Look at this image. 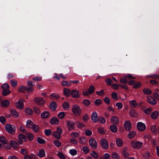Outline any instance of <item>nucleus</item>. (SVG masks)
<instances>
[{
    "instance_id": "nucleus-1",
    "label": "nucleus",
    "mask_w": 159,
    "mask_h": 159,
    "mask_svg": "<svg viewBox=\"0 0 159 159\" xmlns=\"http://www.w3.org/2000/svg\"><path fill=\"white\" fill-rule=\"evenodd\" d=\"M72 111L75 115L76 116H79L81 113L82 110L78 105L75 104L72 106Z\"/></svg>"
},
{
    "instance_id": "nucleus-2",
    "label": "nucleus",
    "mask_w": 159,
    "mask_h": 159,
    "mask_svg": "<svg viewBox=\"0 0 159 159\" xmlns=\"http://www.w3.org/2000/svg\"><path fill=\"white\" fill-rule=\"evenodd\" d=\"M62 133V129L60 127H58L57 128L56 131L52 132V135L56 139H60L61 135Z\"/></svg>"
},
{
    "instance_id": "nucleus-3",
    "label": "nucleus",
    "mask_w": 159,
    "mask_h": 159,
    "mask_svg": "<svg viewBox=\"0 0 159 159\" xmlns=\"http://www.w3.org/2000/svg\"><path fill=\"white\" fill-rule=\"evenodd\" d=\"M34 90L33 87H28L21 86L18 88V91L19 92L24 93L25 91H26L29 93L32 92Z\"/></svg>"
},
{
    "instance_id": "nucleus-4",
    "label": "nucleus",
    "mask_w": 159,
    "mask_h": 159,
    "mask_svg": "<svg viewBox=\"0 0 159 159\" xmlns=\"http://www.w3.org/2000/svg\"><path fill=\"white\" fill-rule=\"evenodd\" d=\"M14 126L10 124H7L5 126V129L6 130L11 134H14L15 131L14 130Z\"/></svg>"
},
{
    "instance_id": "nucleus-5",
    "label": "nucleus",
    "mask_w": 159,
    "mask_h": 159,
    "mask_svg": "<svg viewBox=\"0 0 159 159\" xmlns=\"http://www.w3.org/2000/svg\"><path fill=\"white\" fill-rule=\"evenodd\" d=\"M89 143L90 145L93 148L96 149L97 148V143L93 138H92L90 139Z\"/></svg>"
},
{
    "instance_id": "nucleus-6",
    "label": "nucleus",
    "mask_w": 159,
    "mask_h": 159,
    "mask_svg": "<svg viewBox=\"0 0 159 159\" xmlns=\"http://www.w3.org/2000/svg\"><path fill=\"white\" fill-rule=\"evenodd\" d=\"M18 137L19 139L17 141L20 144H22L23 142H25L26 141V137L22 134H19L18 135Z\"/></svg>"
},
{
    "instance_id": "nucleus-7",
    "label": "nucleus",
    "mask_w": 159,
    "mask_h": 159,
    "mask_svg": "<svg viewBox=\"0 0 159 159\" xmlns=\"http://www.w3.org/2000/svg\"><path fill=\"white\" fill-rule=\"evenodd\" d=\"M100 143L102 147L104 149H107L108 148V143L105 139H102L100 140Z\"/></svg>"
},
{
    "instance_id": "nucleus-8",
    "label": "nucleus",
    "mask_w": 159,
    "mask_h": 159,
    "mask_svg": "<svg viewBox=\"0 0 159 159\" xmlns=\"http://www.w3.org/2000/svg\"><path fill=\"white\" fill-rule=\"evenodd\" d=\"M34 102L39 105H43L44 104L45 102L42 98L38 97L34 99Z\"/></svg>"
},
{
    "instance_id": "nucleus-9",
    "label": "nucleus",
    "mask_w": 159,
    "mask_h": 159,
    "mask_svg": "<svg viewBox=\"0 0 159 159\" xmlns=\"http://www.w3.org/2000/svg\"><path fill=\"white\" fill-rule=\"evenodd\" d=\"M131 144L134 148H140L141 146L142 145L143 143L139 141H137L136 142L133 141L131 143Z\"/></svg>"
},
{
    "instance_id": "nucleus-10",
    "label": "nucleus",
    "mask_w": 159,
    "mask_h": 159,
    "mask_svg": "<svg viewBox=\"0 0 159 159\" xmlns=\"http://www.w3.org/2000/svg\"><path fill=\"white\" fill-rule=\"evenodd\" d=\"M70 94L74 98H77L80 97L79 91L75 89H73L71 91Z\"/></svg>"
},
{
    "instance_id": "nucleus-11",
    "label": "nucleus",
    "mask_w": 159,
    "mask_h": 159,
    "mask_svg": "<svg viewBox=\"0 0 159 159\" xmlns=\"http://www.w3.org/2000/svg\"><path fill=\"white\" fill-rule=\"evenodd\" d=\"M137 126L138 129L140 131H143L146 129V126L145 124L142 122H138Z\"/></svg>"
},
{
    "instance_id": "nucleus-12",
    "label": "nucleus",
    "mask_w": 159,
    "mask_h": 159,
    "mask_svg": "<svg viewBox=\"0 0 159 159\" xmlns=\"http://www.w3.org/2000/svg\"><path fill=\"white\" fill-rule=\"evenodd\" d=\"M147 101L148 103L153 105H155L157 102L156 100L151 96L148 97Z\"/></svg>"
},
{
    "instance_id": "nucleus-13",
    "label": "nucleus",
    "mask_w": 159,
    "mask_h": 159,
    "mask_svg": "<svg viewBox=\"0 0 159 159\" xmlns=\"http://www.w3.org/2000/svg\"><path fill=\"white\" fill-rule=\"evenodd\" d=\"M66 123L69 130H71L74 129V126L75 125V122H71L69 120H67L66 121Z\"/></svg>"
},
{
    "instance_id": "nucleus-14",
    "label": "nucleus",
    "mask_w": 159,
    "mask_h": 159,
    "mask_svg": "<svg viewBox=\"0 0 159 159\" xmlns=\"http://www.w3.org/2000/svg\"><path fill=\"white\" fill-rule=\"evenodd\" d=\"M124 127L126 131H129L131 129V125L129 121H126L124 124Z\"/></svg>"
},
{
    "instance_id": "nucleus-15",
    "label": "nucleus",
    "mask_w": 159,
    "mask_h": 159,
    "mask_svg": "<svg viewBox=\"0 0 159 159\" xmlns=\"http://www.w3.org/2000/svg\"><path fill=\"white\" fill-rule=\"evenodd\" d=\"M91 118L93 121L94 122H97L98 120V118L97 116V114L96 111L93 112L91 116Z\"/></svg>"
},
{
    "instance_id": "nucleus-16",
    "label": "nucleus",
    "mask_w": 159,
    "mask_h": 159,
    "mask_svg": "<svg viewBox=\"0 0 159 159\" xmlns=\"http://www.w3.org/2000/svg\"><path fill=\"white\" fill-rule=\"evenodd\" d=\"M49 107L52 111H55L57 107V104L56 102L54 101L51 102L49 105Z\"/></svg>"
},
{
    "instance_id": "nucleus-17",
    "label": "nucleus",
    "mask_w": 159,
    "mask_h": 159,
    "mask_svg": "<svg viewBox=\"0 0 159 159\" xmlns=\"http://www.w3.org/2000/svg\"><path fill=\"white\" fill-rule=\"evenodd\" d=\"M16 106L17 108L22 110L24 107V105L22 101L20 100L16 103Z\"/></svg>"
},
{
    "instance_id": "nucleus-18",
    "label": "nucleus",
    "mask_w": 159,
    "mask_h": 159,
    "mask_svg": "<svg viewBox=\"0 0 159 159\" xmlns=\"http://www.w3.org/2000/svg\"><path fill=\"white\" fill-rule=\"evenodd\" d=\"M59 122V120L55 117H53L50 120V123L52 125H57Z\"/></svg>"
},
{
    "instance_id": "nucleus-19",
    "label": "nucleus",
    "mask_w": 159,
    "mask_h": 159,
    "mask_svg": "<svg viewBox=\"0 0 159 159\" xmlns=\"http://www.w3.org/2000/svg\"><path fill=\"white\" fill-rule=\"evenodd\" d=\"M1 106L4 107H8L10 105V102L9 101L5 100L2 101L1 103Z\"/></svg>"
},
{
    "instance_id": "nucleus-20",
    "label": "nucleus",
    "mask_w": 159,
    "mask_h": 159,
    "mask_svg": "<svg viewBox=\"0 0 159 159\" xmlns=\"http://www.w3.org/2000/svg\"><path fill=\"white\" fill-rule=\"evenodd\" d=\"M111 121L113 124L116 125H117L119 122L118 118L116 116H112Z\"/></svg>"
},
{
    "instance_id": "nucleus-21",
    "label": "nucleus",
    "mask_w": 159,
    "mask_h": 159,
    "mask_svg": "<svg viewBox=\"0 0 159 159\" xmlns=\"http://www.w3.org/2000/svg\"><path fill=\"white\" fill-rule=\"evenodd\" d=\"M122 150L123 153V155L124 157L128 158L129 155V154L127 151V148L125 147L122 148Z\"/></svg>"
},
{
    "instance_id": "nucleus-22",
    "label": "nucleus",
    "mask_w": 159,
    "mask_h": 159,
    "mask_svg": "<svg viewBox=\"0 0 159 159\" xmlns=\"http://www.w3.org/2000/svg\"><path fill=\"white\" fill-rule=\"evenodd\" d=\"M10 143L13 148L16 149L18 148L19 145L15 141L11 140L10 142Z\"/></svg>"
},
{
    "instance_id": "nucleus-23",
    "label": "nucleus",
    "mask_w": 159,
    "mask_h": 159,
    "mask_svg": "<svg viewBox=\"0 0 159 159\" xmlns=\"http://www.w3.org/2000/svg\"><path fill=\"white\" fill-rule=\"evenodd\" d=\"M50 115V113L48 111H45L42 113L41 115V117L43 119L48 118Z\"/></svg>"
},
{
    "instance_id": "nucleus-24",
    "label": "nucleus",
    "mask_w": 159,
    "mask_h": 159,
    "mask_svg": "<svg viewBox=\"0 0 159 159\" xmlns=\"http://www.w3.org/2000/svg\"><path fill=\"white\" fill-rule=\"evenodd\" d=\"M10 112L11 115L15 117H17L19 116V113L15 110H11Z\"/></svg>"
},
{
    "instance_id": "nucleus-25",
    "label": "nucleus",
    "mask_w": 159,
    "mask_h": 159,
    "mask_svg": "<svg viewBox=\"0 0 159 159\" xmlns=\"http://www.w3.org/2000/svg\"><path fill=\"white\" fill-rule=\"evenodd\" d=\"M11 93V91L9 89H3L2 90V95L4 96H6Z\"/></svg>"
},
{
    "instance_id": "nucleus-26",
    "label": "nucleus",
    "mask_w": 159,
    "mask_h": 159,
    "mask_svg": "<svg viewBox=\"0 0 159 159\" xmlns=\"http://www.w3.org/2000/svg\"><path fill=\"white\" fill-rule=\"evenodd\" d=\"M64 93L66 97H69L71 91L68 89L65 88L63 90Z\"/></svg>"
},
{
    "instance_id": "nucleus-27",
    "label": "nucleus",
    "mask_w": 159,
    "mask_h": 159,
    "mask_svg": "<svg viewBox=\"0 0 159 159\" xmlns=\"http://www.w3.org/2000/svg\"><path fill=\"white\" fill-rule=\"evenodd\" d=\"M136 132L134 131H129V134H128V137L129 139H132L134 138L136 135Z\"/></svg>"
},
{
    "instance_id": "nucleus-28",
    "label": "nucleus",
    "mask_w": 159,
    "mask_h": 159,
    "mask_svg": "<svg viewBox=\"0 0 159 159\" xmlns=\"http://www.w3.org/2000/svg\"><path fill=\"white\" fill-rule=\"evenodd\" d=\"M158 113L157 111H154L151 114V116L153 119H156L157 118Z\"/></svg>"
},
{
    "instance_id": "nucleus-29",
    "label": "nucleus",
    "mask_w": 159,
    "mask_h": 159,
    "mask_svg": "<svg viewBox=\"0 0 159 159\" xmlns=\"http://www.w3.org/2000/svg\"><path fill=\"white\" fill-rule=\"evenodd\" d=\"M37 155L40 157H42L45 156V152L43 149H41L39 150L38 153Z\"/></svg>"
},
{
    "instance_id": "nucleus-30",
    "label": "nucleus",
    "mask_w": 159,
    "mask_h": 159,
    "mask_svg": "<svg viewBox=\"0 0 159 159\" xmlns=\"http://www.w3.org/2000/svg\"><path fill=\"white\" fill-rule=\"evenodd\" d=\"M110 128L111 131L113 133H116L117 131V128L116 126L114 124L110 126Z\"/></svg>"
},
{
    "instance_id": "nucleus-31",
    "label": "nucleus",
    "mask_w": 159,
    "mask_h": 159,
    "mask_svg": "<svg viewBox=\"0 0 159 159\" xmlns=\"http://www.w3.org/2000/svg\"><path fill=\"white\" fill-rule=\"evenodd\" d=\"M144 93L146 95H150L152 93L151 90L147 88H144L143 90Z\"/></svg>"
},
{
    "instance_id": "nucleus-32",
    "label": "nucleus",
    "mask_w": 159,
    "mask_h": 159,
    "mask_svg": "<svg viewBox=\"0 0 159 159\" xmlns=\"http://www.w3.org/2000/svg\"><path fill=\"white\" fill-rule=\"evenodd\" d=\"M129 114L133 117L136 118L138 116V113L135 112V111L134 109H131L130 110Z\"/></svg>"
},
{
    "instance_id": "nucleus-33",
    "label": "nucleus",
    "mask_w": 159,
    "mask_h": 159,
    "mask_svg": "<svg viewBox=\"0 0 159 159\" xmlns=\"http://www.w3.org/2000/svg\"><path fill=\"white\" fill-rule=\"evenodd\" d=\"M0 142L4 144H7V139L4 136L0 137Z\"/></svg>"
},
{
    "instance_id": "nucleus-34",
    "label": "nucleus",
    "mask_w": 159,
    "mask_h": 159,
    "mask_svg": "<svg viewBox=\"0 0 159 159\" xmlns=\"http://www.w3.org/2000/svg\"><path fill=\"white\" fill-rule=\"evenodd\" d=\"M116 145L119 147L121 146L123 143L122 140L120 139H117L116 140Z\"/></svg>"
},
{
    "instance_id": "nucleus-35",
    "label": "nucleus",
    "mask_w": 159,
    "mask_h": 159,
    "mask_svg": "<svg viewBox=\"0 0 159 159\" xmlns=\"http://www.w3.org/2000/svg\"><path fill=\"white\" fill-rule=\"evenodd\" d=\"M34 125V123L31 120H28L27 121L26 126L28 127L31 128Z\"/></svg>"
},
{
    "instance_id": "nucleus-36",
    "label": "nucleus",
    "mask_w": 159,
    "mask_h": 159,
    "mask_svg": "<svg viewBox=\"0 0 159 159\" xmlns=\"http://www.w3.org/2000/svg\"><path fill=\"white\" fill-rule=\"evenodd\" d=\"M94 90V88L93 85H91L89 86L88 91H89V93H90V94H92L93 93Z\"/></svg>"
},
{
    "instance_id": "nucleus-37",
    "label": "nucleus",
    "mask_w": 159,
    "mask_h": 159,
    "mask_svg": "<svg viewBox=\"0 0 159 159\" xmlns=\"http://www.w3.org/2000/svg\"><path fill=\"white\" fill-rule=\"evenodd\" d=\"M105 82L108 85H111L112 83L113 82L111 78H109L106 79L105 80Z\"/></svg>"
},
{
    "instance_id": "nucleus-38",
    "label": "nucleus",
    "mask_w": 159,
    "mask_h": 159,
    "mask_svg": "<svg viewBox=\"0 0 159 159\" xmlns=\"http://www.w3.org/2000/svg\"><path fill=\"white\" fill-rule=\"evenodd\" d=\"M61 84L64 86H70L71 83L69 81L63 80L61 82Z\"/></svg>"
},
{
    "instance_id": "nucleus-39",
    "label": "nucleus",
    "mask_w": 159,
    "mask_h": 159,
    "mask_svg": "<svg viewBox=\"0 0 159 159\" xmlns=\"http://www.w3.org/2000/svg\"><path fill=\"white\" fill-rule=\"evenodd\" d=\"M90 155L92 157L94 158H97L98 157V154L96 152L93 151L91 152Z\"/></svg>"
},
{
    "instance_id": "nucleus-40",
    "label": "nucleus",
    "mask_w": 159,
    "mask_h": 159,
    "mask_svg": "<svg viewBox=\"0 0 159 159\" xmlns=\"http://www.w3.org/2000/svg\"><path fill=\"white\" fill-rule=\"evenodd\" d=\"M82 102L86 106H87L91 104L90 101L88 99H84L83 100Z\"/></svg>"
},
{
    "instance_id": "nucleus-41",
    "label": "nucleus",
    "mask_w": 159,
    "mask_h": 159,
    "mask_svg": "<svg viewBox=\"0 0 159 159\" xmlns=\"http://www.w3.org/2000/svg\"><path fill=\"white\" fill-rule=\"evenodd\" d=\"M60 97L56 93H53L50 95V98L52 99H57Z\"/></svg>"
},
{
    "instance_id": "nucleus-42",
    "label": "nucleus",
    "mask_w": 159,
    "mask_h": 159,
    "mask_svg": "<svg viewBox=\"0 0 159 159\" xmlns=\"http://www.w3.org/2000/svg\"><path fill=\"white\" fill-rule=\"evenodd\" d=\"M98 133L101 134H104L106 133V131L102 127H99L98 128Z\"/></svg>"
},
{
    "instance_id": "nucleus-43",
    "label": "nucleus",
    "mask_w": 159,
    "mask_h": 159,
    "mask_svg": "<svg viewBox=\"0 0 159 159\" xmlns=\"http://www.w3.org/2000/svg\"><path fill=\"white\" fill-rule=\"evenodd\" d=\"M94 103L96 106H98L102 104V102L101 100L98 99L94 101Z\"/></svg>"
},
{
    "instance_id": "nucleus-44",
    "label": "nucleus",
    "mask_w": 159,
    "mask_h": 159,
    "mask_svg": "<svg viewBox=\"0 0 159 159\" xmlns=\"http://www.w3.org/2000/svg\"><path fill=\"white\" fill-rule=\"evenodd\" d=\"M25 112L28 115H30L33 114L32 110L29 108H27L25 110Z\"/></svg>"
},
{
    "instance_id": "nucleus-45",
    "label": "nucleus",
    "mask_w": 159,
    "mask_h": 159,
    "mask_svg": "<svg viewBox=\"0 0 159 159\" xmlns=\"http://www.w3.org/2000/svg\"><path fill=\"white\" fill-rule=\"evenodd\" d=\"M151 131L154 134H156L157 132V129L156 128V126L153 125L151 126Z\"/></svg>"
},
{
    "instance_id": "nucleus-46",
    "label": "nucleus",
    "mask_w": 159,
    "mask_h": 159,
    "mask_svg": "<svg viewBox=\"0 0 159 159\" xmlns=\"http://www.w3.org/2000/svg\"><path fill=\"white\" fill-rule=\"evenodd\" d=\"M120 81L121 83L125 84L127 83V80L126 76H125L123 78H120Z\"/></svg>"
},
{
    "instance_id": "nucleus-47",
    "label": "nucleus",
    "mask_w": 159,
    "mask_h": 159,
    "mask_svg": "<svg viewBox=\"0 0 159 159\" xmlns=\"http://www.w3.org/2000/svg\"><path fill=\"white\" fill-rule=\"evenodd\" d=\"M57 155L61 159H66V157L65 156L62 152H58L57 154Z\"/></svg>"
},
{
    "instance_id": "nucleus-48",
    "label": "nucleus",
    "mask_w": 159,
    "mask_h": 159,
    "mask_svg": "<svg viewBox=\"0 0 159 159\" xmlns=\"http://www.w3.org/2000/svg\"><path fill=\"white\" fill-rule=\"evenodd\" d=\"M66 115L64 112H60L58 115V117L61 119H63Z\"/></svg>"
},
{
    "instance_id": "nucleus-49",
    "label": "nucleus",
    "mask_w": 159,
    "mask_h": 159,
    "mask_svg": "<svg viewBox=\"0 0 159 159\" xmlns=\"http://www.w3.org/2000/svg\"><path fill=\"white\" fill-rule=\"evenodd\" d=\"M152 109L151 108H148L147 109H145L143 111L146 114L149 115L150 114Z\"/></svg>"
},
{
    "instance_id": "nucleus-50",
    "label": "nucleus",
    "mask_w": 159,
    "mask_h": 159,
    "mask_svg": "<svg viewBox=\"0 0 159 159\" xmlns=\"http://www.w3.org/2000/svg\"><path fill=\"white\" fill-rule=\"evenodd\" d=\"M32 129L34 132H37L39 130V126L38 125L34 124L32 127Z\"/></svg>"
},
{
    "instance_id": "nucleus-51",
    "label": "nucleus",
    "mask_w": 159,
    "mask_h": 159,
    "mask_svg": "<svg viewBox=\"0 0 159 159\" xmlns=\"http://www.w3.org/2000/svg\"><path fill=\"white\" fill-rule=\"evenodd\" d=\"M111 97L114 99L116 100L118 99L117 94L116 92H114L112 93L111 94Z\"/></svg>"
},
{
    "instance_id": "nucleus-52",
    "label": "nucleus",
    "mask_w": 159,
    "mask_h": 159,
    "mask_svg": "<svg viewBox=\"0 0 159 159\" xmlns=\"http://www.w3.org/2000/svg\"><path fill=\"white\" fill-rule=\"evenodd\" d=\"M77 127L81 128V127L85 126V125L82 122H80L79 121H77L76 122Z\"/></svg>"
},
{
    "instance_id": "nucleus-53",
    "label": "nucleus",
    "mask_w": 159,
    "mask_h": 159,
    "mask_svg": "<svg viewBox=\"0 0 159 159\" xmlns=\"http://www.w3.org/2000/svg\"><path fill=\"white\" fill-rule=\"evenodd\" d=\"M62 107L65 110H68L69 108L70 105L68 102L65 103L63 104Z\"/></svg>"
},
{
    "instance_id": "nucleus-54",
    "label": "nucleus",
    "mask_w": 159,
    "mask_h": 159,
    "mask_svg": "<svg viewBox=\"0 0 159 159\" xmlns=\"http://www.w3.org/2000/svg\"><path fill=\"white\" fill-rule=\"evenodd\" d=\"M26 134L27 137H28V139L30 141H32L33 139L34 138V136L33 135V134L30 133H27Z\"/></svg>"
},
{
    "instance_id": "nucleus-55",
    "label": "nucleus",
    "mask_w": 159,
    "mask_h": 159,
    "mask_svg": "<svg viewBox=\"0 0 159 159\" xmlns=\"http://www.w3.org/2000/svg\"><path fill=\"white\" fill-rule=\"evenodd\" d=\"M37 141L38 143L40 144L44 143L46 141L40 137H38L37 138Z\"/></svg>"
},
{
    "instance_id": "nucleus-56",
    "label": "nucleus",
    "mask_w": 159,
    "mask_h": 159,
    "mask_svg": "<svg viewBox=\"0 0 159 159\" xmlns=\"http://www.w3.org/2000/svg\"><path fill=\"white\" fill-rule=\"evenodd\" d=\"M112 156L113 158L119 159L120 158L119 155L116 152H113L112 154Z\"/></svg>"
},
{
    "instance_id": "nucleus-57",
    "label": "nucleus",
    "mask_w": 159,
    "mask_h": 159,
    "mask_svg": "<svg viewBox=\"0 0 159 159\" xmlns=\"http://www.w3.org/2000/svg\"><path fill=\"white\" fill-rule=\"evenodd\" d=\"M141 83L138 82H137L136 84H134L133 85V88L135 89H138L141 86Z\"/></svg>"
},
{
    "instance_id": "nucleus-58",
    "label": "nucleus",
    "mask_w": 159,
    "mask_h": 159,
    "mask_svg": "<svg viewBox=\"0 0 159 159\" xmlns=\"http://www.w3.org/2000/svg\"><path fill=\"white\" fill-rule=\"evenodd\" d=\"M82 150L86 153H88L89 152V148L86 146H84L82 148Z\"/></svg>"
},
{
    "instance_id": "nucleus-59",
    "label": "nucleus",
    "mask_w": 159,
    "mask_h": 159,
    "mask_svg": "<svg viewBox=\"0 0 159 159\" xmlns=\"http://www.w3.org/2000/svg\"><path fill=\"white\" fill-rule=\"evenodd\" d=\"M11 82L12 86L14 87H16L17 85V82L15 80H11Z\"/></svg>"
},
{
    "instance_id": "nucleus-60",
    "label": "nucleus",
    "mask_w": 159,
    "mask_h": 159,
    "mask_svg": "<svg viewBox=\"0 0 159 159\" xmlns=\"http://www.w3.org/2000/svg\"><path fill=\"white\" fill-rule=\"evenodd\" d=\"M54 144L58 147H60L61 145V143L57 140L54 141Z\"/></svg>"
},
{
    "instance_id": "nucleus-61",
    "label": "nucleus",
    "mask_w": 159,
    "mask_h": 159,
    "mask_svg": "<svg viewBox=\"0 0 159 159\" xmlns=\"http://www.w3.org/2000/svg\"><path fill=\"white\" fill-rule=\"evenodd\" d=\"M116 106L117 107V109L118 110L121 109L123 107V105L121 102H117L116 104Z\"/></svg>"
},
{
    "instance_id": "nucleus-62",
    "label": "nucleus",
    "mask_w": 159,
    "mask_h": 159,
    "mask_svg": "<svg viewBox=\"0 0 159 159\" xmlns=\"http://www.w3.org/2000/svg\"><path fill=\"white\" fill-rule=\"evenodd\" d=\"M0 121L2 124H5L6 122V118L5 117L2 116L0 117Z\"/></svg>"
},
{
    "instance_id": "nucleus-63",
    "label": "nucleus",
    "mask_w": 159,
    "mask_h": 159,
    "mask_svg": "<svg viewBox=\"0 0 159 159\" xmlns=\"http://www.w3.org/2000/svg\"><path fill=\"white\" fill-rule=\"evenodd\" d=\"M130 103L132 106H133L134 107H135L138 105L136 101L134 100L130 101Z\"/></svg>"
},
{
    "instance_id": "nucleus-64",
    "label": "nucleus",
    "mask_w": 159,
    "mask_h": 159,
    "mask_svg": "<svg viewBox=\"0 0 159 159\" xmlns=\"http://www.w3.org/2000/svg\"><path fill=\"white\" fill-rule=\"evenodd\" d=\"M89 119V117L87 114H85L83 117V120L84 122H86Z\"/></svg>"
}]
</instances>
